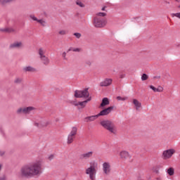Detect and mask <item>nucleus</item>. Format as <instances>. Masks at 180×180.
<instances>
[{
  "label": "nucleus",
  "mask_w": 180,
  "mask_h": 180,
  "mask_svg": "<svg viewBox=\"0 0 180 180\" xmlns=\"http://www.w3.org/2000/svg\"><path fill=\"white\" fill-rule=\"evenodd\" d=\"M112 79L106 78L100 83V86H110V85H112Z\"/></svg>",
  "instance_id": "obj_11"
},
{
  "label": "nucleus",
  "mask_w": 180,
  "mask_h": 180,
  "mask_svg": "<svg viewBox=\"0 0 180 180\" xmlns=\"http://www.w3.org/2000/svg\"><path fill=\"white\" fill-rule=\"evenodd\" d=\"M39 58L41 61H44V64H46V56H44V51H43L42 49H39Z\"/></svg>",
  "instance_id": "obj_16"
},
{
  "label": "nucleus",
  "mask_w": 180,
  "mask_h": 180,
  "mask_svg": "<svg viewBox=\"0 0 180 180\" xmlns=\"http://www.w3.org/2000/svg\"><path fill=\"white\" fill-rule=\"evenodd\" d=\"M30 19H32V20L37 22L38 23H39L41 26L45 27L46 26V21H44V20H39L36 18V16H34V15L31 14L30 15Z\"/></svg>",
  "instance_id": "obj_10"
},
{
  "label": "nucleus",
  "mask_w": 180,
  "mask_h": 180,
  "mask_svg": "<svg viewBox=\"0 0 180 180\" xmlns=\"http://www.w3.org/2000/svg\"><path fill=\"white\" fill-rule=\"evenodd\" d=\"M5 155V152H0V155L1 157H2L3 155Z\"/></svg>",
  "instance_id": "obj_44"
},
{
  "label": "nucleus",
  "mask_w": 180,
  "mask_h": 180,
  "mask_svg": "<svg viewBox=\"0 0 180 180\" xmlns=\"http://www.w3.org/2000/svg\"><path fill=\"white\" fill-rule=\"evenodd\" d=\"M62 56H63V58L65 60V56H67V53L63 52Z\"/></svg>",
  "instance_id": "obj_41"
},
{
  "label": "nucleus",
  "mask_w": 180,
  "mask_h": 180,
  "mask_svg": "<svg viewBox=\"0 0 180 180\" xmlns=\"http://www.w3.org/2000/svg\"><path fill=\"white\" fill-rule=\"evenodd\" d=\"M41 174V162H34L22 166L18 173V178H33Z\"/></svg>",
  "instance_id": "obj_1"
},
{
  "label": "nucleus",
  "mask_w": 180,
  "mask_h": 180,
  "mask_svg": "<svg viewBox=\"0 0 180 180\" xmlns=\"http://www.w3.org/2000/svg\"><path fill=\"white\" fill-rule=\"evenodd\" d=\"M54 154H51V155H50L49 157H48V160H49V161H52V160H54Z\"/></svg>",
  "instance_id": "obj_32"
},
{
  "label": "nucleus",
  "mask_w": 180,
  "mask_h": 180,
  "mask_svg": "<svg viewBox=\"0 0 180 180\" xmlns=\"http://www.w3.org/2000/svg\"><path fill=\"white\" fill-rule=\"evenodd\" d=\"M23 72H37V69L34 68L32 66H27V67L23 68Z\"/></svg>",
  "instance_id": "obj_13"
},
{
  "label": "nucleus",
  "mask_w": 180,
  "mask_h": 180,
  "mask_svg": "<svg viewBox=\"0 0 180 180\" xmlns=\"http://www.w3.org/2000/svg\"><path fill=\"white\" fill-rule=\"evenodd\" d=\"M99 16H101V17H102V18H104V16H106V13H101V12L98 13L96 14V17H97V18H99Z\"/></svg>",
  "instance_id": "obj_28"
},
{
  "label": "nucleus",
  "mask_w": 180,
  "mask_h": 180,
  "mask_svg": "<svg viewBox=\"0 0 180 180\" xmlns=\"http://www.w3.org/2000/svg\"><path fill=\"white\" fill-rule=\"evenodd\" d=\"M2 169V164H0V172ZM0 180H6V176L3 175L2 176H0Z\"/></svg>",
  "instance_id": "obj_27"
},
{
  "label": "nucleus",
  "mask_w": 180,
  "mask_h": 180,
  "mask_svg": "<svg viewBox=\"0 0 180 180\" xmlns=\"http://www.w3.org/2000/svg\"><path fill=\"white\" fill-rule=\"evenodd\" d=\"M175 46H176V47H177L179 49L180 48V44H176Z\"/></svg>",
  "instance_id": "obj_45"
},
{
  "label": "nucleus",
  "mask_w": 180,
  "mask_h": 180,
  "mask_svg": "<svg viewBox=\"0 0 180 180\" xmlns=\"http://www.w3.org/2000/svg\"><path fill=\"white\" fill-rule=\"evenodd\" d=\"M149 87L150 89H153V92H157V88H155L154 86L150 85Z\"/></svg>",
  "instance_id": "obj_36"
},
{
  "label": "nucleus",
  "mask_w": 180,
  "mask_h": 180,
  "mask_svg": "<svg viewBox=\"0 0 180 180\" xmlns=\"http://www.w3.org/2000/svg\"><path fill=\"white\" fill-rule=\"evenodd\" d=\"M176 2H180V0H175Z\"/></svg>",
  "instance_id": "obj_49"
},
{
  "label": "nucleus",
  "mask_w": 180,
  "mask_h": 180,
  "mask_svg": "<svg viewBox=\"0 0 180 180\" xmlns=\"http://www.w3.org/2000/svg\"><path fill=\"white\" fill-rule=\"evenodd\" d=\"M160 78H161V76H154V77H153V79H160Z\"/></svg>",
  "instance_id": "obj_42"
},
{
  "label": "nucleus",
  "mask_w": 180,
  "mask_h": 180,
  "mask_svg": "<svg viewBox=\"0 0 180 180\" xmlns=\"http://www.w3.org/2000/svg\"><path fill=\"white\" fill-rule=\"evenodd\" d=\"M133 103L135 105L136 110H139V109H140L141 108V103H139V100L134 99L133 100Z\"/></svg>",
  "instance_id": "obj_19"
},
{
  "label": "nucleus",
  "mask_w": 180,
  "mask_h": 180,
  "mask_svg": "<svg viewBox=\"0 0 180 180\" xmlns=\"http://www.w3.org/2000/svg\"><path fill=\"white\" fill-rule=\"evenodd\" d=\"M162 91H164V88L161 86H158L156 89V92H162Z\"/></svg>",
  "instance_id": "obj_30"
},
{
  "label": "nucleus",
  "mask_w": 180,
  "mask_h": 180,
  "mask_svg": "<svg viewBox=\"0 0 180 180\" xmlns=\"http://www.w3.org/2000/svg\"><path fill=\"white\" fill-rule=\"evenodd\" d=\"M71 104L74 105V106H78V103H77L76 101H72Z\"/></svg>",
  "instance_id": "obj_39"
},
{
  "label": "nucleus",
  "mask_w": 180,
  "mask_h": 180,
  "mask_svg": "<svg viewBox=\"0 0 180 180\" xmlns=\"http://www.w3.org/2000/svg\"><path fill=\"white\" fill-rule=\"evenodd\" d=\"M101 126L103 127L105 130H108L110 131V133H112V134H115V123L109 120H103L100 122Z\"/></svg>",
  "instance_id": "obj_3"
},
{
  "label": "nucleus",
  "mask_w": 180,
  "mask_h": 180,
  "mask_svg": "<svg viewBox=\"0 0 180 180\" xmlns=\"http://www.w3.org/2000/svg\"><path fill=\"white\" fill-rule=\"evenodd\" d=\"M120 155L121 157V158H124V160H127V158H131V156H130V154L129 153V152L126 151V150H123L120 153Z\"/></svg>",
  "instance_id": "obj_15"
},
{
  "label": "nucleus",
  "mask_w": 180,
  "mask_h": 180,
  "mask_svg": "<svg viewBox=\"0 0 180 180\" xmlns=\"http://www.w3.org/2000/svg\"><path fill=\"white\" fill-rule=\"evenodd\" d=\"M109 103H110V102L109 101V98L106 97L103 98L100 105V108H104V106H107V105H109Z\"/></svg>",
  "instance_id": "obj_17"
},
{
  "label": "nucleus",
  "mask_w": 180,
  "mask_h": 180,
  "mask_svg": "<svg viewBox=\"0 0 180 180\" xmlns=\"http://www.w3.org/2000/svg\"><path fill=\"white\" fill-rule=\"evenodd\" d=\"M178 8H180V5L178 6Z\"/></svg>",
  "instance_id": "obj_50"
},
{
  "label": "nucleus",
  "mask_w": 180,
  "mask_h": 180,
  "mask_svg": "<svg viewBox=\"0 0 180 180\" xmlns=\"http://www.w3.org/2000/svg\"><path fill=\"white\" fill-rule=\"evenodd\" d=\"M94 155V152L90 151L86 153H82L80 155V160H88V158H91Z\"/></svg>",
  "instance_id": "obj_12"
},
{
  "label": "nucleus",
  "mask_w": 180,
  "mask_h": 180,
  "mask_svg": "<svg viewBox=\"0 0 180 180\" xmlns=\"http://www.w3.org/2000/svg\"><path fill=\"white\" fill-rule=\"evenodd\" d=\"M76 4L80 6V8H85V5L84 4H82V2L77 1H76Z\"/></svg>",
  "instance_id": "obj_29"
},
{
  "label": "nucleus",
  "mask_w": 180,
  "mask_h": 180,
  "mask_svg": "<svg viewBox=\"0 0 180 180\" xmlns=\"http://www.w3.org/2000/svg\"><path fill=\"white\" fill-rule=\"evenodd\" d=\"M72 50H74V48H70V49L68 50V53H70V51H72Z\"/></svg>",
  "instance_id": "obj_43"
},
{
  "label": "nucleus",
  "mask_w": 180,
  "mask_h": 180,
  "mask_svg": "<svg viewBox=\"0 0 180 180\" xmlns=\"http://www.w3.org/2000/svg\"><path fill=\"white\" fill-rule=\"evenodd\" d=\"M32 110H36V108L34 107H25V108H20L17 110L18 115H29L32 112Z\"/></svg>",
  "instance_id": "obj_5"
},
{
  "label": "nucleus",
  "mask_w": 180,
  "mask_h": 180,
  "mask_svg": "<svg viewBox=\"0 0 180 180\" xmlns=\"http://www.w3.org/2000/svg\"><path fill=\"white\" fill-rule=\"evenodd\" d=\"M34 126H37V127L41 129L42 127H44V122L41 121L39 122H35Z\"/></svg>",
  "instance_id": "obj_23"
},
{
  "label": "nucleus",
  "mask_w": 180,
  "mask_h": 180,
  "mask_svg": "<svg viewBox=\"0 0 180 180\" xmlns=\"http://www.w3.org/2000/svg\"><path fill=\"white\" fill-rule=\"evenodd\" d=\"M103 171L106 175L110 174V164L109 162H104L103 164Z\"/></svg>",
  "instance_id": "obj_9"
},
{
  "label": "nucleus",
  "mask_w": 180,
  "mask_h": 180,
  "mask_svg": "<svg viewBox=\"0 0 180 180\" xmlns=\"http://www.w3.org/2000/svg\"><path fill=\"white\" fill-rule=\"evenodd\" d=\"M74 141V136L68 135V144H71Z\"/></svg>",
  "instance_id": "obj_25"
},
{
  "label": "nucleus",
  "mask_w": 180,
  "mask_h": 180,
  "mask_svg": "<svg viewBox=\"0 0 180 180\" xmlns=\"http://www.w3.org/2000/svg\"><path fill=\"white\" fill-rule=\"evenodd\" d=\"M72 51L79 53V51H81V49H79V48L73 49Z\"/></svg>",
  "instance_id": "obj_38"
},
{
  "label": "nucleus",
  "mask_w": 180,
  "mask_h": 180,
  "mask_svg": "<svg viewBox=\"0 0 180 180\" xmlns=\"http://www.w3.org/2000/svg\"><path fill=\"white\" fill-rule=\"evenodd\" d=\"M106 23H108L106 20L101 17H94V18L93 25L94 27H98V28L105 27L106 26Z\"/></svg>",
  "instance_id": "obj_4"
},
{
  "label": "nucleus",
  "mask_w": 180,
  "mask_h": 180,
  "mask_svg": "<svg viewBox=\"0 0 180 180\" xmlns=\"http://www.w3.org/2000/svg\"><path fill=\"white\" fill-rule=\"evenodd\" d=\"M98 117H99V116L97 114L96 115H91L89 117H86L85 118V120H86V122H94V120H96V119H98Z\"/></svg>",
  "instance_id": "obj_18"
},
{
  "label": "nucleus",
  "mask_w": 180,
  "mask_h": 180,
  "mask_svg": "<svg viewBox=\"0 0 180 180\" xmlns=\"http://www.w3.org/2000/svg\"><path fill=\"white\" fill-rule=\"evenodd\" d=\"M141 79H142V81H147V79H148V75L146 73H143L141 75Z\"/></svg>",
  "instance_id": "obj_26"
},
{
  "label": "nucleus",
  "mask_w": 180,
  "mask_h": 180,
  "mask_svg": "<svg viewBox=\"0 0 180 180\" xmlns=\"http://www.w3.org/2000/svg\"><path fill=\"white\" fill-rule=\"evenodd\" d=\"M73 35L75 36V37H77V39H81L82 34L79 32L74 33Z\"/></svg>",
  "instance_id": "obj_31"
},
{
  "label": "nucleus",
  "mask_w": 180,
  "mask_h": 180,
  "mask_svg": "<svg viewBox=\"0 0 180 180\" xmlns=\"http://www.w3.org/2000/svg\"><path fill=\"white\" fill-rule=\"evenodd\" d=\"M175 153V149H168L166 150H164L162 155V158L163 160H169L172 155H174V153Z\"/></svg>",
  "instance_id": "obj_7"
},
{
  "label": "nucleus",
  "mask_w": 180,
  "mask_h": 180,
  "mask_svg": "<svg viewBox=\"0 0 180 180\" xmlns=\"http://www.w3.org/2000/svg\"><path fill=\"white\" fill-rule=\"evenodd\" d=\"M105 9H106V6L103 7L101 10L105 11Z\"/></svg>",
  "instance_id": "obj_48"
},
{
  "label": "nucleus",
  "mask_w": 180,
  "mask_h": 180,
  "mask_svg": "<svg viewBox=\"0 0 180 180\" xmlns=\"http://www.w3.org/2000/svg\"><path fill=\"white\" fill-rule=\"evenodd\" d=\"M88 89H84L82 91L76 90L75 91V98H88V99L84 101L78 102V106H81L82 108H85L88 102H90V101L92 99V97H89V91H88Z\"/></svg>",
  "instance_id": "obj_2"
},
{
  "label": "nucleus",
  "mask_w": 180,
  "mask_h": 180,
  "mask_svg": "<svg viewBox=\"0 0 180 180\" xmlns=\"http://www.w3.org/2000/svg\"><path fill=\"white\" fill-rule=\"evenodd\" d=\"M1 32H13V30H12V29L6 28V29H4V30H1Z\"/></svg>",
  "instance_id": "obj_34"
},
{
  "label": "nucleus",
  "mask_w": 180,
  "mask_h": 180,
  "mask_svg": "<svg viewBox=\"0 0 180 180\" xmlns=\"http://www.w3.org/2000/svg\"><path fill=\"white\" fill-rule=\"evenodd\" d=\"M172 16H175L176 18L180 19V13H173Z\"/></svg>",
  "instance_id": "obj_35"
},
{
  "label": "nucleus",
  "mask_w": 180,
  "mask_h": 180,
  "mask_svg": "<svg viewBox=\"0 0 180 180\" xmlns=\"http://www.w3.org/2000/svg\"><path fill=\"white\" fill-rule=\"evenodd\" d=\"M14 0H0V5H6V4H11Z\"/></svg>",
  "instance_id": "obj_24"
},
{
  "label": "nucleus",
  "mask_w": 180,
  "mask_h": 180,
  "mask_svg": "<svg viewBox=\"0 0 180 180\" xmlns=\"http://www.w3.org/2000/svg\"><path fill=\"white\" fill-rule=\"evenodd\" d=\"M48 63H49V58H46V63L48 64Z\"/></svg>",
  "instance_id": "obj_46"
},
{
  "label": "nucleus",
  "mask_w": 180,
  "mask_h": 180,
  "mask_svg": "<svg viewBox=\"0 0 180 180\" xmlns=\"http://www.w3.org/2000/svg\"><path fill=\"white\" fill-rule=\"evenodd\" d=\"M23 82V78L22 77H16L14 79V84H16L17 85H19V84H22Z\"/></svg>",
  "instance_id": "obj_20"
},
{
  "label": "nucleus",
  "mask_w": 180,
  "mask_h": 180,
  "mask_svg": "<svg viewBox=\"0 0 180 180\" xmlns=\"http://www.w3.org/2000/svg\"><path fill=\"white\" fill-rule=\"evenodd\" d=\"M120 78H124V75H120Z\"/></svg>",
  "instance_id": "obj_47"
},
{
  "label": "nucleus",
  "mask_w": 180,
  "mask_h": 180,
  "mask_svg": "<svg viewBox=\"0 0 180 180\" xmlns=\"http://www.w3.org/2000/svg\"><path fill=\"white\" fill-rule=\"evenodd\" d=\"M86 65H88L89 67H91V63L89 61V60H87V61H86Z\"/></svg>",
  "instance_id": "obj_40"
},
{
  "label": "nucleus",
  "mask_w": 180,
  "mask_h": 180,
  "mask_svg": "<svg viewBox=\"0 0 180 180\" xmlns=\"http://www.w3.org/2000/svg\"><path fill=\"white\" fill-rule=\"evenodd\" d=\"M59 34H61V35L67 34V32H65V30H61L59 32Z\"/></svg>",
  "instance_id": "obj_37"
},
{
  "label": "nucleus",
  "mask_w": 180,
  "mask_h": 180,
  "mask_svg": "<svg viewBox=\"0 0 180 180\" xmlns=\"http://www.w3.org/2000/svg\"><path fill=\"white\" fill-rule=\"evenodd\" d=\"M86 174L89 175L91 180H95V175H96V169L95 166H90L86 169Z\"/></svg>",
  "instance_id": "obj_6"
},
{
  "label": "nucleus",
  "mask_w": 180,
  "mask_h": 180,
  "mask_svg": "<svg viewBox=\"0 0 180 180\" xmlns=\"http://www.w3.org/2000/svg\"><path fill=\"white\" fill-rule=\"evenodd\" d=\"M20 47H23V44L21 41L14 42L10 45V49H20Z\"/></svg>",
  "instance_id": "obj_14"
},
{
  "label": "nucleus",
  "mask_w": 180,
  "mask_h": 180,
  "mask_svg": "<svg viewBox=\"0 0 180 180\" xmlns=\"http://www.w3.org/2000/svg\"><path fill=\"white\" fill-rule=\"evenodd\" d=\"M113 108H114L113 106H110V107H108L107 108L102 110L98 114V117H99V116H108V115H109V113H110V112H112L113 110Z\"/></svg>",
  "instance_id": "obj_8"
},
{
  "label": "nucleus",
  "mask_w": 180,
  "mask_h": 180,
  "mask_svg": "<svg viewBox=\"0 0 180 180\" xmlns=\"http://www.w3.org/2000/svg\"><path fill=\"white\" fill-rule=\"evenodd\" d=\"M77 127H73L72 130L70 131L69 135L73 137H75V136L77 135Z\"/></svg>",
  "instance_id": "obj_21"
},
{
  "label": "nucleus",
  "mask_w": 180,
  "mask_h": 180,
  "mask_svg": "<svg viewBox=\"0 0 180 180\" xmlns=\"http://www.w3.org/2000/svg\"><path fill=\"white\" fill-rule=\"evenodd\" d=\"M167 174H168V175H169V176H172V175H174V174H175V169L173 167H169L167 169Z\"/></svg>",
  "instance_id": "obj_22"
},
{
  "label": "nucleus",
  "mask_w": 180,
  "mask_h": 180,
  "mask_svg": "<svg viewBox=\"0 0 180 180\" xmlns=\"http://www.w3.org/2000/svg\"><path fill=\"white\" fill-rule=\"evenodd\" d=\"M126 99V98L120 96L117 97V101H125Z\"/></svg>",
  "instance_id": "obj_33"
}]
</instances>
